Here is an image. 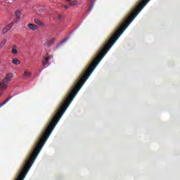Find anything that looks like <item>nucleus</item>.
I'll use <instances>...</instances> for the list:
<instances>
[{"label":"nucleus","instance_id":"nucleus-1","mask_svg":"<svg viewBox=\"0 0 180 180\" xmlns=\"http://www.w3.org/2000/svg\"><path fill=\"white\" fill-rule=\"evenodd\" d=\"M12 78H13V74L8 73L6 75V77L3 79V82H9L12 81Z\"/></svg>","mask_w":180,"mask_h":180},{"label":"nucleus","instance_id":"nucleus-2","mask_svg":"<svg viewBox=\"0 0 180 180\" xmlns=\"http://www.w3.org/2000/svg\"><path fill=\"white\" fill-rule=\"evenodd\" d=\"M15 16L16 20H20V18H22V11L16 10L15 12Z\"/></svg>","mask_w":180,"mask_h":180},{"label":"nucleus","instance_id":"nucleus-3","mask_svg":"<svg viewBox=\"0 0 180 180\" xmlns=\"http://www.w3.org/2000/svg\"><path fill=\"white\" fill-rule=\"evenodd\" d=\"M13 25H15V22H12L8 25H6V27L3 30L4 33H6V32H8V30H11V29L13 27Z\"/></svg>","mask_w":180,"mask_h":180},{"label":"nucleus","instance_id":"nucleus-4","mask_svg":"<svg viewBox=\"0 0 180 180\" xmlns=\"http://www.w3.org/2000/svg\"><path fill=\"white\" fill-rule=\"evenodd\" d=\"M6 84V82H4V80L2 82H0V91H5V89H7L8 85Z\"/></svg>","mask_w":180,"mask_h":180},{"label":"nucleus","instance_id":"nucleus-5","mask_svg":"<svg viewBox=\"0 0 180 180\" xmlns=\"http://www.w3.org/2000/svg\"><path fill=\"white\" fill-rule=\"evenodd\" d=\"M27 27L30 30H37V25H34L32 23H29L27 25Z\"/></svg>","mask_w":180,"mask_h":180},{"label":"nucleus","instance_id":"nucleus-6","mask_svg":"<svg viewBox=\"0 0 180 180\" xmlns=\"http://www.w3.org/2000/svg\"><path fill=\"white\" fill-rule=\"evenodd\" d=\"M12 64L14 65H20V60H19L18 58H14L12 60Z\"/></svg>","mask_w":180,"mask_h":180},{"label":"nucleus","instance_id":"nucleus-7","mask_svg":"<svg viewBox=\"0 0 180 180\" xmlns=\"http://www.w3.org/2000/svg\"><path fill=\"white\" fill-rule=\"evenodd\" d=\"M11 53L14 56H18L19 54V52L18 51V47L17 46H13L11 49Z\"/></svg>","mask_w":180,"mask_h":180},{"label":"nucleus","instance_id":"nucleus-8","mask_svg":"<svg viewBox=\"0 0 180 180\" xmlns=\"http://www.w3.org/2000/svg\"><path fill=\"white\" fill-rule=\"evenodd\" d=\"M30 75H32V72H30L27 70H25L24 72V78H29V77H30Z\"/></svg>","mask_w":180,"mask_h":180},{"label":"nucleus","instance_id":"nucleus-9","mask_svg":"<svg viewBox=\"0 0 180 180\" xmlns=\"http://www.w3.org/2000/svg\"><path fill=\"white\" fill-rule=\"evenodd\" d=\"M75 5H79V1L75 0V1H72L70 4V6H75Z\"/></svg>","mask_w":180,"mask_h":180},{"label":"nucleus","instance_id":"nucleus-10","mask_svg":"<svg viewBox=\"0 0 180 180\" xmlns=\"http://www.w3.org/2000/svg\"><path fill=\"white\" fill-rule=\"evenodd\" d=\"M6 41H7L6 39H4L0 42V50L4 47V46L6 44Z\"/></svg>","mask_w":180,"mask_h":180},{"label":"nucleus","instance_id":"nucleus-11","mask_svg":"<svg viewBox=\"0 0 180 180\" xmlns=\"http://www.w3.org/2000/svg\"><path fill=\"white\" fill-rule=\"evenodd\" d=\"M49 63V58H46L45 60L43 61L44 65H47V63Z\"/></svg>","mask_w":180,"mask_h":180},{"label":"nucleus","instance_id":"nucleus-12","mask_svg":"<svg viewBox=\"0 0 180 180\" xmlns=\"http://www.w3.org/2000/svg\"><path fill=\"white\" fill-rule=\"evenodd\" d=\"M9 101V98H8L2 105L1 106H4V105H5V103H6V102H8Z\"/></svg>","mask_w":180,"mask_h":180},{"label":"nucleus","instance_id":"nucleus-13","mask_svg":"<svg viewBox=\"0 0 180 180\" xmlns=\"http://www.w3.org/2000/svg\"><path fill=\"white\" fill-rule=\"evenodd\" d=\"M67 2H71V0H66Z\"/></svg>","mask_w":180,"mask_h":180},{"label":"nucleus","instance_id":"nucleus-14","mask_svg":"<svg viewBox=\"0 0 180 180\" xmlns=\"http://www.w3.org/2000/svg\"><path fill=\"white\" fill-rule=\"evenodd\" d=\"M1 94H0V96H1Z\"/></svg>","mask_w":180,"mask_h":180}]
</instances>
